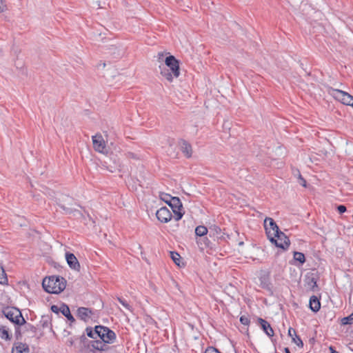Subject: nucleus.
<instances>
[{
    "instance_id": "1",
    "label": "nucleus",
    "mask_w": 353,
    "mask_h": 353,
    "mask_svg": "<svg viewBox=\"0 0 353 353\" xmlns=\"http://www.w3.org/2000/svg\"><path fill=\"white\" fill-rule=\"evenodd\" d=\"M264 227L267 236L272 243H274L278 248L287 250L290 244L289 238L279 230L275 221L272 218H265Z\"/></svg>"
},
{
    "instance_id": "2",
    "label": "nucleus",
    "mask_w": 353,
    "mask_h": 353,
    "mask_svg": "<svg viewBox=\"0 0 353 353\" xmlns=\"http://www.w3.org/2000/svg\"><path fill=\"white\" fill-rule=\"evenodd\" d=\"M161 74L169 81H172L173 78H177L179 74V64L174 56H169L165 58V65L160 66Z\"/></svg>"
},
{
    "instance_id": "3",
    "label": "nucleus",
    "mask_w": 353,
    "mask_h": 353,
    "mask_svg": "<svg viewBox=\"0 0 353 353\" xmlns=\"http://www.w3.org/2000/svg\"><path fill=\"white\" fill-rule=\"evenodd\" d=\"M42 286L48 293L59 294L65 289V281L63 277L51 276L43 280Z\"/></svg>"
},
{
    "instance_id": "4",
    "label": "nucleus",
    "mask_w": 353,
    "mask_h": 353,
    "mask_svg": "<svg viewBox=\"0 0 353 353\" xmlns=\"http://www.w3.org/2000/svg\"><path fill=\"white\" fill-rule=\"evenodd\" d=\"M165 196L170 198V200H165V202L172 208L174 220L176 221H179L184 214V210L181 200L178 197L171 196L169 194H165Z\"/></svg>"
},
{
    "instance_id": "5",
    "label": "nucleus",
    "mask_w": 353,
    "mask_h": 353,
    "mask_svg": "<svg viewBox=\"0 0 353 353\" xmlns=\"http://www.w3.org/2000/svg\"><path fill=\"white\" fill-rule=\"evenodd\" d=\"M5 316L11 322L17 325H23L26 321L23 317L21 311L16 307H8L3 310Z\"/></svg>"
},
{
    "instance_id": "6",
    "label": "nucleus",
    "mask_w": 353,
    "mask_h": 353,
    "mask_svg": "<svg viewBox=\"0 0 353 353\" xmlns=\"http://www.w3.org/2000/svg\"><path fill=\"white\" fill-rule=\"evenodd\" d=\"M328 92L330 95H332L334 99L341 101L342 103L352 106L353 102V97L349 93L339 90L334 89L332 88H329Z\"/></svg>"
},
{
    "instance_id": "7",
    "label": "nucleus",
    "mask_w": 353,
    "mask_h": 353,
    "mask_svg": "<svg viewBox=\"0 0 353 353\" xmlns=\"http://www.w3.org/2000/svg\"><path fill=\"white\" fill-rule=\"evenodd\" d=\"M92 143L94 150L100 153L105 154L107 152L105 142L101 134L92 136Z\"/></svg>"
},
{
    "instance_id": "8",
    "label": "nucleus",
    "mask_w": 353,
    "mask_h": 353,
    "mask_svg": "<svg viewBox=\"0 0 353 353\" xmlns=\"http://www.w3.org/2000/svg\"><path fill=\"white\" fill-rule=\"evenodd\" d=\"M156 216L161 223H168L172 218L171 212L166 207H162L158 210L156 212Z\"/></svg>"
},
{
    "instance_id": "9",
    "label": "nucleus",
    "mask_w": 353,
    "mask_h": 353,
    "mask_svg": "<svg viewBox=\"0 0 353 353\" xmlns=\"http://www.w3.org/2000/svg\"><path fill=\"white\" fill-rule=\"evenodd\" d=\"M259 323L262 328V330L264 331V332L270 337H273L274 336V331L272 328L270 324L266 321L265 320L259 318ZM272 341L274 343V339L272 338Z\"/></svg>"
},
{
    "instance_id": "10",
    "label": "nucleus",
    "mask_w": 353,
    "mask_h": 353,
    "mask_svg": "<svg viewBox=\"0 0 353 353\" xmlns=\"http://www.w3.org/2000/svg\"><path fill=\"white\" fill-rule=\"evenodd\" d=\"M66 261L72 269L74 270H79L80 268V264L77 257L72 253L65 254Z\"/></svg>"
},
{
    "instance_id": "11",
    "label": "nucleus",
    "mask_w": 353,
    "mask_h": 353,
    "mask_svg": "<svg viewBox=\"0 0 353 353\" xmlns=\"http://www.w3.org/2000/svg\"><path fill=\"white\" fill-rule=\"evenodd\" d=\"M92 314V310L88 307H81L77 310V316L83 321H88Z\"/></svg>"
},
{
    "instance_id": "12",
    "label": "nucleus",
    "mask_w": 353,
    "mask_h": 353,
    "mask_svg": "<svg viewBox=\"0 0 353 353\" xmlns=\"http://www.w3.org/2000/svg\"><path fill=\"white\" fill-rule=\"evenodd\" d=\"M179 146H180V148H181V151L183 152V153L187 157L189 158L192 156V147L187 141H185L184 140H181L179 142Z\"/></svg>"
},
{
    "instance_id": "13",
    "label": "nucleus",
    "mask_w": 353,
    "mask_h": 353,
    "mask_svg": "<svg viewBox=\"0 0 353 353\" xmlns=\"http://www.w3.org/2000/svg\"><path fill=\"white\" fill-rule=\"evenodd\" d=\"M310 308L314 312L319 311L321 308V303L319 299L316 296H312L310 299Z\"/></svg>"
},
{
    "instance_id": "14",
    "label": "nucleus",
    "mask_w": 353,
    "mask_h": 353,
    "mask_svg": "<svg viewBox=\"0 0 353 353\" xmlns=\"http://www.w3.org/2000/svg\"><path fill=\"white\" fill-rule=\"evenodd\" d=\"M288 335L292 338V341L296 344L299 347H303V343L301 338L296 334V331L290 327L288 330Z\"/></svg>"
},
{
    "instance_id": "15",
    "label": "nucleus",
    "mask_w": 353,
    "mask_h": 353,
    "mask_svg": "<svg viewBox=\"0 0 353 353\" xmlns=\"http://www.w3.org/2000/svg\"><path fill=\"white\" fill-rule=\"evenodd\" d=\"M105 334L102 338V341L106 344L112 343L116 339L115 333L112 330L108 328Z\"/></svg>"
},
{
    "instance_id": "16",
    "label": "nucleus",
    "mask_w": 353,
    "mask_h": 353,
    "mask_svg": "<svg viewBox=\"0 0 353 353\" xmlns=\"http://www.w3.org/2000/svg\"><path fill=\"white\" fill-rule=\"evenodd\" d=\"M91 347L96 350L105 351L108 350V345L102 340H95L91 343Z\"/></svg>"
},
{
    "instance_id": "17",
    "label": "nucleus",
    "mask_w": 353,
    "mask_h": 353,
    "mask_svg": "<svg viewBox=\"0 0 353 353\" xmlns=\"http://www.w3.org/2000/svg\"><path fill=\"white\" fill-rule=\"evenodd\" d=\"M29 347L26 344L19 343L13 347L12 353H28Z\"/></svg>"
},
{
    "instance_id": "18",
    "label": "nucleus",
    "mask_w": 353,
    "mask_h": 353,
    "mask_svg": "<svg viewBox=\"0 0 353 353\" xmlns=\"http://www.w3.org/2000/svg\"><path fill=\"white\" fill-rule=\"evenodd\" d=\"M60 311L64 315L68 321H71L72 323L74 322L75 319L73 317V316L70 313V308L66 305H63L60 307Z\"/></svg>"
},
{
    "instance_id": "19",
    "label": "nucleus",
    "mask_w": 353,
    "mask_h": 353,
    "mask_svg": "<svg viewBox=\"0 0 353 353\" xmlns=\"http://www.w3.org/2000/svg\"><path fill=\"white\" fill-rule=\"evenodd\" d=\"M0 338L6 341H8L11 338L9 334V330L6 326H0Z\"/></svg>"
},
{
    "instance_id": "20",
    "label": "nucleus",
    "mask_w": 353,
    "mask_h": 353,
    "mask_svg": "<svg viewBox=\"0 0 353 353\" xmlns=\"http://www.w3.org/2000/svg\"><path fill=\"white\" fill-rule=\"evenodd\" d=\"M108 327L101 326V325H97L96 326V332L97 334V338H99L101 340H102L103 336L105 334V331H107V329Z\"/></svg>"
},
{
    "instance_id": "21",
    "label": "nucleus",
    "mask_w": 353,
    "mask_h": 353,
    "mask_svg": "<svg viewBox=\"0 0 353 353\" xmlns=\"http://www.w3.org/2000/svg\"><path fill=\"white\" fill-rule=\"evenodd\" d=\"M208 233V229L205 226L199 225L195 229V234L199 236H203Z\"/></svg>"
},
{
    "instance_id": "22",
    "label": "nucleus",
    "mask_w": 353,
    "mask_h": 353,
    "mask_svg": "<svg viewBox=\"0 0 353 353\" xmlns=\"http://www.w3.org/2000/svg\"><path fill=\"white\" fill-rule=\"evenodd\" d=\"M294 259L299 261L301 264H303L305 261V255L302 252H294Z\"/></svg>"
},
{
    "instance_id": "23",
    "label": "nucleus",
    "mask_w": 353,
    "mask_h": 353,
    "mask_svg": "<svg viewBox=\"0 0 353 353\" xmlns=\"http://www.w3.org/2000/svg\"><path fill=\"white\" fill-rule=\"evenodd\" d=\"M8 277L2 266H0V284H7Z\"/></svg>"
},
{
    "instance_id": "24",
    "label": "nucleus",
    "mask_w": 353,
    "mask_h": 353,
    "mask_svg": "<svg viewBox=\"0 0 353 353\" xmlns=\"http://www.w3.org/2000/svg\"><path fill=\"white\" fill-rule=\"evenodd\" d=\"M342 325H352L353 324V312L348 316L343 317L341 319Z\"/></svg>"
},
{
    "instance_id": "25",
    "label": "nucleus",
    "mask_w": 353,
    "mask_h": 353,
    "mask_svg": "<svg viewBox=\"0 0 353 353\" xmlns=\"http://www.w3.org/2000/svg\"><path fill=\"white\" fill-rule=\"evenodd\" d=\"M170 256L177 265H180L181 256L177 252H170Z\"/></svg>"
},
{
    "instance_id": "26",
    "label": "nucleus",
    "mask_w": 353,
    "mask_h": 353,
    "mask_svg": "<svg viewBox=\"0 0 353 353\" xmlns=\"http://www.w3.org/2000/svg\"><path fill=\"white\" fill-rule=\"evenodd\" d=\"M86 333H87V335L90 337V338H92V339H97V332H96V327H94V330H92V328H90V327H87L86 328Z\"/></svg>"
},
{
    "instance_id": "27",
    "label": "nucleus",
    "mask_w": 353,
    "mask_h": 353,
    "mask_svg": "<svg viewBox=\"0 0 353 353\" xmlns=\"http://www.w3.org/2000/svg\"><path fill=\"white\" fill-rule=\"evenodd\" d=\"M26 324V328L28 331L31 332L32 333H35L37 331V328L32 325L30 323H25Z\"/></svg>"
},
{
    "instance_id": "28",
    "label": "nucleus",
    "mask_w": 353,
    "mask_h": 353,
    "mask_svg": "<svg viewBox=\"0 0 353 353\" xmlns=\"http://www.w3.org/2000/svg\"><path fill=\"white\" fill-rule=\"evenodd\" d=\"M118 301L126 309H128L129 310H131L130 305L125 300L122 299L121 298H118Z\"/></svg>"
},
{
    "instance_id": "29",
    "label": "nucleus",
    "mask_w": 353,
    "mask_h": 353,
    "mask_svg": "<svg viewBox=\"0 0 353 353\" xmlns=\"http://www.w3.org/2000/svg\"><path fill=\"white\" fill-rule=\"evenodd\" d=\"M240 321L243 325H248L250 323V320L248 319V318L245 316H241Z\"/></svg>"
},
{
    "instance_id": "30",
    "label": "nucleus",
    "mask_w": 353,
    "mask_h": 353,
    "mask_svg": "<svg viewBox=\"0 0 353 353\" xmlns=\"http://www.w3.org/2000/svg\"><path fill=\"white\" fill-rule=\"evenodd\" d=\"M6 10V5L4 0H0V12H3Z\"/></svg>"
},
{
    "instance_id": "31",
    "label": "nucleus",
    "mask_w": 353,
    "mask_h": 353,
    "mask_svg": "<svg viewBox=\"0 0 353 353\" xmlns=\"http://www.w3.org/2000/svg\"><path fill=\"white\" fill-rule=\"evenodd\" d=\"M337 210H338V212L340 213V214H343L345 212H346L347 209H346V207L343 205H340L337 207Z\"/></svg>"
},
{
    "instance_id": "32",
    "label": "nucleus",
    "mask_w": 353,
    "mask_h": 353,
    "mask_svg": "<svg viewBox=\"0 0 353 353\" xmlns=\"http://www.w3.org/2000/svg\"><path fill=\"white\" fill-rule=\"evenodd\" d=\"M205 353H221V352L214 347H210L205 350Z\"/></svg>"
},
{
    "instance_id": "33",
    "label": "nucleus",
    "mask_w": 353,
    "mask_h": 353,
    "mask_svg": "<svg viewBox=\"0 0 353 353\" xmlns=\"http://www.w3.org/2000/svg\"><path fill=\"white\" fill-rule=\"evenodd\" d=\"M299 180H300V184L303 185V187L306 186V181L301 176V174H299Z\"/></svg>"
},
{
    "instance_id": "34",
    "label": "nucleus",
    "mask_w": 353,
    "mask_h": 353,
    "mask_svg": "<svg viewBox=\"0 0 353 353\" xmlns=\"http://www.w3.org/2000/svg\"><path fill=\"white\" fill-rule=\"evenodd\" d=\"M51 310L54 312H58V307L56 306V305H52L51 307Z\"/></svg>"
},
{
    "instance_id": "35",
    "label": "nucleus",
    "mask_w": 353,
    "mask_h": 353,
    "mask_svg": "<svg viewBox=\"0 0 353 353\" xmlns=\"http://www.w3.org/2000/svg\"><path fill=\"white\" fill-rule=\"evenodd\" d=\"M275 240H277L279 243H284V239L281 237H276Z\"/></svg>"
},
{
    "instance_id": "36",
    "label": "nucleus",
    "mask_w": 353,
    "mask_h": 353,
    "mask_svg": "<svg viewBox=\"0 0 353 353\" xmlns=\"http://www.w3.org/2000/svg\"><path fill=\"white\" fill-rule=\"evenodd\" d=\"M330 353H339L332 346L330 347Z\"/></svg>"
},
{
    "instance_id": "37",
    "label": "nucleus",
    "mask_w": 353,
    "mask_h": 353,
    "mask_svg": "<svg viewBox=\"0 0 353 353\" xmlns=\"http://www.w3.org/2000/svg\"><path fill=\"white\" fill-rule=\"evenodd\" d=\"M165 194H163V195L161 196V199H162L163 201H165V200H170V198H169V197H166V196H165Z\"/></svg>"
},
{
    "instance_id": "38",
    "label": "nucleus",
    "mask_w": 353,
    "mask_h": 353,
    "mask_svg": "<svg viewBox=\"0 0 353 353\" xmlns=\"http://www.w3.org/2000/svg\"><path fill=\"white\" fill-rule=\"evenodd\" d=\"M285 353H290V350L288 347H285Z\"/></svg>"
},
{
    "instance_id": "39",
    "label": "nucleus",
    "mask_w": 353,
    "mask_h": 353,
    "mask_svg": "<svg viewBox=\"0 0 353 353\" xmlns=\"http://www.w3.org/2000/svg\"><path fill=\"white\" fill-rule=\"evenodd\" d=\"M312 282H313L314 285H316V281H314V279H312Z\"/></svg>"
},
{
    "instance_id": "40",
    "label": "nucleus",
    "mask_w": 353,
    "mask_h": 353,
    "mask_svg": "<svg viewBox=\"0 0 353 353\" xmlns=\"http://www.w3.org/2000/svg\"><path fill=\"white\" fill-rule=\"evenodd\" d=\"M352 107L353 108V102H352Z\"/></svg>"
}]
</instances>
